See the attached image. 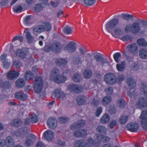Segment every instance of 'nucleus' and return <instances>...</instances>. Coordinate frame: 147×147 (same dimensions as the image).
Instances as JSON below:
<instances>
[{"instance_id": "f257e3e1", "label": "nucleus", "mask_w": 147, "mask_h": 147, "mask_svg": "<svg viewBox=\"0 0 147 147\" xmlns=\"http://www.w3.org/2000/svg\"><path fill=\"white\" fill-rule=\"evenodd\" d=\"M119 23V21L118 19L116 18L113 19L105 25V27L107 31L110 33L113 37L120 38L123 35L124 32L122 28L125 25V23L121 22L117 28L112 30L118 25Z\"/></svg>"}, {"instance_id": "f03ea898", "label": "nucleus", "mask_w": 147, "mask_h": 147, "mask_svg": "<svg viewBox=\"0 0 147 147\" xmlns=\"http://www.w3.org/2000/svg\"><path fill=\"white\" fill-rule=\"evenodd\" d=\"M96 137L97 138V140H96L95 142L90 138L88 139L86 142L83 140H76L74 143V145L75 147H90L93 145L98 146L100 141L106 142L110 140L109 138L105 136H98V134H96Z\"/></svg>"}, {"instance_id": "7ed1b4c3", "label": "nucleus", "mask_w": 147, "mask_h": 147, "mask_svg": "<svg viewBox=\"0 0 147 147\" xmlns=\"http://www.w3.org/2000/svg\"><path fill=\"white\" fill-rule=\"evenodd\" d=\"M62 74L59 75V69L56 68H54L50 73V78L57 84L64 82L67 79L66 76L68 73V70L63 69L62 70Z\"/></svg>"}, {"instance_id": "20e7f679", "label": "nucleus", "mask_w": 147, "mask_h": 147, "mask_svg": "<svg viewBox=\"0 0 147 147\" xmlns=\"http://www.w3.org/2000/svg\"><path fill=\"white\" fill-rule=\"evenodd\" d=\"M146 24L140 26V24L136 22L132 24V33L134 34H142L147 32V22H145Z\"/></svg>"}, {"instance_id": "39448f33", "label": "nucleus", "mask_w": 147, "mask_h": 147, "mask_svg": "<svg viewBox=\"0 0 147 147\" xmlns=\"http://www.w3.org/2000/svg\"><path fill=\"white\" fill-rule=\"evenodd\" d=\"M43 81L42 78L40 77H36L34 83V88L35 92L39 93L43 90Z\"/></svg>"}, {"instance_id": "423d86ee", "label": "nucleus", "mask_w": 147, "mask_h": 147, "mask_svg": "<svg viewBox=\"0 0 147 147\" xmlns=\"http://www.w3.org/2000/svg\"><path fill=\"white\" fill-rule=\"evenodd\" d=\"M61 48V44L58 43L53 44L50 46H46L44 48V50L45 52H49L52 50L56 53L60 51Z\"/></svg>"}, {"instance_id": "0eeeda50", "label": "nucleus", "mask_w": 147, "mask_h": 147, "mask_svg": "<svg viewBox=\"0 0 147 147\" xmlns=\"http://www.w3.org/2000/svg\"><path fill=\"white\" fill-rule=\"evenodd\" d=\"M141 125L143 128L147 130V110L143 111L140 116Z\"/></svg>"}, {"instance_id": "6e6552de", "label": "nucleus", "mask_w": 147, "mask_h": 147, "mask_svg": "<svg viewBox=\"0 0 147 147\" xmlns=\"http://www.w3.org/2000/svg\"><path fill=\"white\" fill-rule=\"evenodd\" d=\"M67 88L68 90L70 92L76 93L81 92L83 90V88L82 86L75 84L69 85L68 86Z\"/></svg>"}, {"instance_id": "1a4fd4ad", "label": "nucleus", "mask_w": 147, "mask_h": 147, "mask_svg": "<svg viewBox=\"0 0 147 147\" xmlns=\"http://www.w3.org/2000/svg\"><path fill=\"white\" fill-rule=\"evenodd\" d=\"M104 80L107 83L110 84H114L116 81L115 76L111 73L107 74L105 76Z\"/></svg>"}, {"instance_id": "9d476101", "label": "nucleus", "mask_w": 147, "mask_h": 147, "mask_svg": "<svg viewBox=\"0 0 147 147\" xmlns=\"http://www.w3.org/2000/svg\"><path fill=\"white\" fill-rule=\"evenodd\" d=\"M53 94L57 99L65 100L66 99L67 94L60 89H55L53 92Z\"/></svg>"}, {"instance_id": "9b49d317", "label": "nucleus", "mask_w": 147, "mask_h": 147, "mask_svg": "<svg viewBox=\"0 0 147 147\" xmlns=\"http://www.w3.org/2000/svg\"><path fill=\"white\" fill-rule=\"evenodd\" d=\"M127 49L129 53L133 55L136 54L138 53V46L136 44L134 43L128 45L127 47Z\"/></svg>"}, {"instance_id": "f8f14e48", "label": "nucleus", "mask_w": 147, "mask_h": 147, "mask_svg": "<svg viewBox=\"0 0 147 147\" xmlns=\"http://www.w3.org/2000/svg\"><path fill=\"white\" fill-rule=\"evenodd\" d=\"M36 136L33 134H30L26 137L24 144L26 146H32L35 142Z\"/></svg>"}, {"instance_id": "ddd939ff", "label": "nucleus", "mask_w": 147, "mask_h": 147, "mask_svg": "<svg viewBox=\"0 0 147 147\" xmlns=\"http://www.w3.org/2000/svg\"><path fill=\"white\" fill-rule=\"evenodd\" d=\"M136 106L138 108L142 109L144 108L147 105L146 99L143 97H141L138 101L136 104Z\"/></svg>"}, {"instance_id": "4468645a", "label": "nucleus", "mask_w": 147, "mask_h": 147, "mask_svg": "<svg viewBox=\"0 0 147 147\" xmlns=\"http://www.w3.org/2000/svg\"><path fill=\"white\" fill-rule=\"evenodd\" d=\"M7 55L5 54H2L0 57V61L2 63L3 67L5 69L7 68L10 63V62L7 59Z\"/></svg>"}, {"instance_id": "2eb2a0df", "label": "nucleus", "mask_w": 147, "mask_h": 147, "mask_svg": "<svg viewBox=\"0 0 147 147\" xmlns=\"http://www.w3.org/2000/svg\"><path fill=\"white\" fill-rule=\"evenodd\" d=\"M27 132L26 128L20 129L16 131L15 135L17 138H22L25 136Z\"/></svg>"}, {"instance_id": "dca6fc26", "label": "nucleus", "mask_w": 147, "mask_h": 147, "mask_svg": "<svg viewBox=\"0 0 147 147\" xmlns=\"http://www.w3.org/2000/svg\"><path fill=\"white\" fill-rule=\"evenodd\" d=\"M38 118L37 116L35 114H33L29 117L25 121V124L26 125L29 124L31 122L32 123H35L37 122Z\"/></svg>"}, {"instance_id": "f3484780", "label": "nucleus", "mask_w": 147, "mask_h": 147, "mask_svg": "<svg viewBox=\"0 0 147 147\" xmlns=\"http://www.w3.org/2000/svg\"><path fill=\"white\" fill-rule=\"evenodd\" d=\"M53 132L51 130H48L45 131L43 134L44 138L48 141H51L54 138Z\"/></svg>"}, {"instance_id": "a211bd4d", "label": "nucleus", "mask_w": 147, "mask_h": 147, "mask_svg": "<svg viewBox=\"0 0 147 147\" xmlns=\"http://www.w3.org/2000/svg\"><path fill=\"white\" fill-rule=\"evenodd\" d=\"M47 123L48 127L50 128L54 129L57 126V121L54 118H49L48 119Z\"/></svg>"}, {"instance_id": "6ab92c4d", "label": "nucleus", "mask_w": 147, "mask_h": 147, "mask_svg": "<svg viewBox=\"0 0 147 147\" xmlns=\"http://www.w3.org/2000/svg\"><path fill=\"white\" fill-rule=\"evenodd\" d=\"M64 50L69 53L74 52L76 50L75 44L72 42H71L64 48Z\"/></svg>"}, {"instance_id": "aec40b11", "label": "nucleus", "mask_w": 147, "mask_h": 147, "mask_svg": "<svg viewBox=\"0 0 147 147\" xmlns=\"http://www.w3.org/2000/svg\"><path fill=\"white\" fill-rule=\"evenodd\" d=\"M85 122L82 120L78 121L77 123H74L72 124L70 126L71 129L74 130L76 129L81 127L84 125Z\"/></svg>"}, {"instance_id": "412c9836", "label": "nucleus", "mask_w": 147, "mask_h": 147, "mask_svg": "<svg viewBox=\"0 0 147 147\" xmlns=\"http://www.w3.org/2000/svg\"><path fill=\"white\" fill-rule=\"evenodd\" d=\"M16 54L17 56L21 59H24L28 56V53L25 51L18 49L16 51Z\"/></svg>"}, {"instance_id": "4be33fe9", "label": "nucleus", "mask_w": 147, "mask_h": 147, "mask_svg": "<svg viewBox=\"0 0 147 147\" xmlns=\"http://www.w3.org/2000/svg\"><path fill=\"white\" fill-rule=\"evenodd\" d=\"M6 75L9 79L12 80L18 77L19 75V73L16 71H10Z\"/></svg>"}, {"instance_id": "5701e85b", "label": "nucleus", "mask_w": 147, "mask_h": 147, "mask_svg": "<svg viewBox=\"0 0 147 147\" xmlns=\"http://www.w3.org/2000/svg\"><path fill=\"white\" fill-rule=\"evenodd\" d=\"M92 56L91 54H88L86 56L83 57L82 59H80V58L77 59L76 63L77 64L80 63L83 61H85L86 62L88 63L91 61Z\"/></svg>"}, {"instance_id": "b1692460", "label": "nucleus", "mask_w": 147, "mask_h": 147, "mask_svg": "<svg viewBox=\"0 0 147 147\" xmlns=\"http://www.w3.org/2000/svg\"><path fill=\"white\" fill-rule=\"evenodd\" d=\"M74 134L77 137H84L87 135V131L85 129H80L79 130L75 131L74 132Z\"/></svg>"}, {"instance_id": "393cba45", "label": "nucleus", "mask_w": 147, "mask_h": 147, "mask_svg": "<svg viewBox=\"0 0 147 147\" xmlns=\"http://www.w3.org/2000/svg\"><path fill=\"white\" fill-rule=\"evenodd\" d=\"M127 127L129 130L132 132H135L138 128V125L136 123H129L127 125Z\"/></svg>"}, {"instance_id": "a878e982", "label": "nucleus", "mask_w": 147, "mask_h": 147, "mask_svg": "<svg viewBox=\"0 0 147 147\" xmlns=\"http://www.w3.org/2000/svg\"><path fill=\"white\" fill-rule=\"evenodd\" d=\"M5 141V145L6 144L7 147H13V146L14 140L11 136H8Z\"/></svg>"}, {"instance_id": "bb28decb", "label": "nucleus", "mask_w": 147, "mask_h": 147, "mask_svg": "<svg viewBox=\"0 0 147 147\" xmlns=\"http://www.w3.org/2000/svg\"><path fill=\"white\" fill-rule=\"evenodd\" d=\"M24 34H25L26 39L28 41L30 42H32L33 40V37L31 35L30 32L27 29H26L24 32Z\"/></svg>"}, {"instance_id": "cd10ccee", "label": "nucleus", "mask_w": 147, "mask_h": 147, "mask_svg": "<svg viewBox=\"0 0 147 147\" xmlns=\"http://www.w3.org/2000/svg\"><path fill=\"white\" fill-rule=\"evenodd\" d=\"M15 96L16 98L23 101L25 100L27 98V96L26 94L20 92H16L15 94Z\"/></svg>"}, {"instance_id": "c85d7f7f", "label": "nucleus", "mask_w": 147, "mask_h": 147, "mask_svg": "<svg viewBox=\"0 0 147 147\" xmlns=\"http://www.w3.org/2000/svg\"><path fill=\"white\" fill-rule=\"evenodd\" d=\"M86 101V98L84 96H79L77 98V103L79 105H84Z\"/></svg>"}, {"instance_id": "c756f323", "label": "nucleus", "mask_w": 147, "mask_h": 147, "mask_svg": "<svg viewBox=\"0 0 147 147\" xmlns=\"http://www.w3.org/2000/svg\"><path fill=\"white\" fill-rule=\"evenodd\" d=\"M111 98L109 96L105 97L102 100L101 104L104 106L110 103L111 101Z\"/></svg>"}, {"instance_id": "7c9ffc66", "label": "nucleus", "mask_w": 147, "mask_h": 147, "mask_svg": "<svg viewBox=\"0 0 147 147\" xmlns=\"http://www.w3.org/2000/svg\"><path fill=\"white\" fill-rule=\"evenodd\" d=\"M139 55L140 57L142 59H147V50L143 49H141L139 51Z\"/></svg>"}, {"instance_id": "2f4dec72", "label": "nucleus", "mask_w": 147, "mask_h": 147, "mask_svg": "<svg viewBox=\"0 0 147 147\" xmlns=\"http://www.w3.org/2000/svg\"><path fill=\"white\" fill-rule=\"evenodd\" d=\"M43 30V26H39L35 27L33 30V33L37 36Z\"/></svg>"}, {"instance_id": "473e14b6", "label": "nucleus", "mask_w": 147, "mask_h": 147, "mask_svg": "<svg viewBox=\"0 0 147 147\" xmlns=\"http://www.w3.org/2000/svg\"><path fill=\"white\" fill-rule=\"evenodd\" d=\"M110 119V117L107 114H104L100 119V122L102 123H108Z\"/></svg>"}, {"instance_id": "72a5a7b5", "label": "nucleus", "mask_w": 147, "mask_h": 147, "mask_svg": "<svg viewBox=\"0 0 147 147\" xmlns=\"http://www.w3.org/2000/svg\"><path fill=\"white\" fill-rule=\"evenodd\" d=\"M22 124L21 120L19 119H15L10 123L11 125L15 127H18Z\"/></svg>"}, {"instance_id": "f704fd0d", "label": "nucleus", "mask_w": 147, "mask_h": 147, "mask_svg": "<svg viewBox=\"0 0 147 147\" xmlns=\"http://www.w3.org/2000/svg\"><path fill=\"white\" fill-rule=\"evenodd\" d=\"M67 63V61L64 59H57L56 61V63L57 65L64 66Z\"/></svg>"}, {"instance_id": "c9c22d12", "label": "nucleus", "mask_w": 147, "mask_h": 147, "mask_svg": "<svg viewBox=\"0 0 147 147\" xmlns=\"http://www.w3.org/2000/svg\"><path fill=\"white\" fill-rule=\"evenodd\" d=\"M48 2V1L47 0H46L45 1H44V3H43V6L40 4H38L36 5L35 7V11L37 12L40 11L42 9L43 7L45 5H45H48V4H47Z\"/></svg>"}, {"instance_id": "e433bc0d", "label": "nucleus", "mask_w": 147, "mask_h": 147, "mask_svg": "<svg viewBox=\"0 0 147 147\" xmlns=\"http://www.w3.org/2000/svg\"><path fill=\"white\" fill-rule=\"evenodd\" d=\"M16 85L18 88H22L25 84L24 81L23 79H18L16 82Z\"/></svg>"}, {"instance_id": "4c0bfd02", "label": "nucleus", "mask_w": 147, "mask_h": 147, "mask_svg": "<svg viewBox=\"0 0 147 147\" xmlns=\"http://www.w3.org/2000/svg\"><path fill=\"white\" fill-rule=\"evenodd\" d=\"M52 28L51 24L49 22H46L44 23V26H43V30L49 31L51 30Z\"/></svg>"}, {"instance_id": "58836bf2", "label": "nucleus", "mask_w": 147, "mask_h": 147, "mask_svg": "<svg viewBox=\"0 0 147 147\" xmlns=\"http://www.w3.org/2000/svg\"><path fill=\"white\" fill-rule=\"evenodd\" d=\"M121 64H117L116 65V68L118 71H123L125 68V62L123 61L121 63Z\"/></svg>"}, {"instance_id": "ea45409f", "label": "nucleus", "mask_w": 147, "mask_h": 147, "mask_svg": "<svg viewBox=\"0 0 147 147\" xmlns=\"http://www.w3.org/2000/svg\"><path fill=\"white\" fill-rule=\"evenodd\" d=\"M137 43L138 45L141 46L146 47L147 46V42L143 38L138 39L137 41Z\"/></svg>"}, {"instance_id": "a19ab883", "label": "nucleus", "mask_w": 147, "mask_h": 147, "mask_svg": "<svg viewBox=\"0 0 147 147\" xmlns=\"http://www.w3.org/2000/svg\"><path fill=\"white\" fill-rule=\"evenodd\" d=\"M127 82L129 85L130 88H133L135 86V83L132 78H129L127 79Z\"/></svg>"}, {"instance_id": "79ce46f5", "label": "nucleus", "mask_w": 147, "mask_h": 147, "mask_svg": "<svg viewBox=\"0 0 147 147\" xmlns=\"http://www.w3.org/2000/svg\"><path fill=\"white\" fill-rule=\"evenodd\" d=\"M33 77V74L30 71H27L25 74V79L28 81L30 80Z\"/></svg>"}, {"instance_id": "37998d69", "label": "nucleus", "mask_w": 147, "mask_h": 147, "mask_svg": "<svg viewBox=\"0 0 147 147\" xmlns=\"http://www.w3.org/2000/svg\"><path fill=\"white\" fill-rule=\"evenodd\" d=\"M128 120V116L126 115L121 116L119 119V122L122 124L125 123Z\"/></svg>"}, {"instance_id": "c03bdc74", "label": "nucleus", "mask_w": 147, "mask_h": 147, "mask_svg": "<svg viewBox=\"0 0 147 147\" xmlns=\"http://www.w3.org/2000/svg\"><path fill=\"white\" fill-rule=\"evenodd\" d=\"M97 130L98 132L102 133L105 134L107 131L106 128L101 125L98 126L97 128Z\"/></svg>"}, {"instance_id": "a18cd8bd", "label": "nucleus", "mask_w": 147, "mask_h": 147, "mask_svg": "<svg viewBox=\"0 0 147 147\" xmlns=\"http://www.w3.org/2000/svg\"><path fill=\"white\" fill-rule=\"evenodd\" d=\"M126 102L123 99H120L118 101L117 104L120 108L124 107L126 105Z\"/></svg>"}, {"instance_id": "49530a36", "label": "nucleus", "mask_w": 147, "mask_h": 147, "mask_svg": "<svg viewBox=\"0 0 147 147\" xmlns=\"http://www.w3.org/2000/svg\"><path fill=\"white\" fill-rule=\"evenodd\" d=\"M92 75V72L90 70H86L84 72V76L86 79L89 78Z\"/></svg>"}, {"instance_id": "de8ad7c7", "label": "nucleus", "mask_w": 147, "mask_h": 147, "mask_svg": "<svg viewBox=\"0 0 147 147\" xmlns=\"http://www.w3.org/2000/svg\"><path fill=\"white\" fill-rule=\"evenodd\" d=\"M63 32L66 34H71L72 32V28L68 26H66L63 29Z\"/></svg>"}, {"instance_id": "09e8293b", "label": "nucleus", "mask_w": 147, "mask_h": 147, "mask_svg": "<svg viewBox=\"0 0 147 147\" xmlns=\"http://www.w3.org/2000/svg\"><path fill=\"white\" fill-rule=\"evenodd\" d=\"M22 9V7L20 5H16L13 7V10L14 12L19 13L21 12Z\"/></svg>"}, {"instance_id": "8fccbe9b", "label": "nucleus", "mask_w": 147, "mask_h": 147, "mask_svg": "<svg viewBox=\"0 0 147 147\" xmlns=\"http://www.w3.org/2000/svg\"><path fill=\"white\" fill-rule=\"evenodd\" d=\"M31 18L29 16H27L24 17V19L23 22L24 24L27 25L31 23Z\"/></svg>"}, {"instance_id": "3c124183", "label": "nucleus", "mask_w": 147, "mask_h": 147, "mask_svg": "<svg viewBox=\"0 0 147 147\" xmlns=\"http://www.w3.org/2000/svg\"><path fill=\"white\" fill-rule=\"evenodd\" d=\"M120 39L124 41H128L131 40L132 39L131 36L128 35L124 36V35L122 36Z\"/></svg>"}, {"instance_id": "603ef678", "label": "nucleus", "mask_w": 147, "mask_h": 147, "mask_svg": "<svg viewBox=\"0 0 147 147\" xmlns=\"http://www.w3.org/2000/svg\"><path fill=\"white\" fill-rule=\"evenodd\" d=\"M121 56V54L119 52L115 53L113 55L114 59L117 63H118L119 62V59Z\"/></svg>"}, {"instance_id": "864d4df0", "label": "nucleus", "mask_w": 147, "mask_h": 147, "mask_svg": "<svg viewBox=\"0 0 147 147\" xmlns=\"http://www.w3.org/2000/svg\"><path fill=\"white\" fill-rule=\"evenodd\" d=\"M125 31L128 33L131 32L132 33V24L131 25L130 24H126L125 27Z\"/></svg>"}, {"instance_id": "5fc2aeb1", "label": "nucleus", "mask_w": 147, "mask_h": 147, "mask_svg": "<svg viewBox=\"0 0 147 147\" xmlns=\"http://www.w3.org/2000/svg\"><path fill=\"white\" fill-rule=\"evenodd\" d=\"M122 18L126 20H128L133 18V16L131 14H123L121 15Z\"/></svg>"}, {"instance_id": "6e6d98bb", "label": "nucleus", "mask_w": 147, "mask_h": 147, "mask_svg": "<svg viewBox=\"0 0 147 147\" xmlns=\"http://www.w3.org/2000/svg\"><path fill=\"white\" fill-rule=\"evenodd\" d=\"M81 78V76L79 74H76L73 75V79L75 82H78L80 80Z\"/></svg>"}, {"instance_id": "4d7b16f0", "label": "nucleus", "mask_w": 147, "mask_h": 147, "mask_svg": "<svg viewBox=\"0 0 147 147\" xmlns=\"http://www.w3.org/2000/svg\"><path fill=\"white\" fill-rule=\"evenodd\" d=\"M85 4L87 6H91L95 2V0H84Z\"/></svg>"}, {"instance_id": "13d9d810", "label": "nucleus", "mask_w": 147, "mask_h": 147, "mask_svg": "<svg viewBox=\"0 0 147 147\" xmlns=\"http://www.w3.org/2000/svg\"><path fill=\"white\" fill-rule=\"evenodd\" d=\"M94 57L97 62H101L103 60L102 57L100 55V54H96L94 55Z\"/></svg>"}, {"instance_id": "bf43d9fd", "label": "nucleus", "mask_w": 147, "mask_h": 147, "mask_svg": "<svg viewBox=\"0 0 147 147\" xmlns=\"http://www.w3.org/2000/svg\"><path fill=\"white\" fill-rule=\"evenodd\" d=\"M13 65L17 68H19L22 66V64L19 60L13 61Z\"/></svg>"}, {"instance_id": "052dcab7", "label": "nucleus", "mask_w": 147, "mask_h": 147, "mask_svg": "<svg viewBox=\"0 0 147 147\" xmlns=\"http://www.w3.org/2000/svg\"><path fill=\"white\" fill-rule=\"evenodd\" d=\"M105 91L107 94H111L113 92V89L111 87H109L105 89Z\"/></svg>"}, {"instance_id": "680f3d73", "label": "nucleus", "mask_w": 147, "mask_h": 147, "mask_svg": "<svg viewBox=\"0 0 147 147\" xmlns=\"http://www.w3.org/2000/svg\"><path fill=\"white\" fill-rule=\"evenodd\" d=\"M102 108L101 107H99L97 108L96 112V117L99 116L102 111Z\"/></svg>"}, {"instance_id": "e2e57ef3", "label": "nucleus", "mask_w": 147, "mask_h": 147, "mask_svg": "<svg viewBox=\"0 0 147 147\" xmlns=\"http://www.w3.org/2000/svg\"><path fill=\"white\" fill-rule=\"evenodd\" d=\"M102 62L101 63V65L102 66H106L109 65V63L108 60L105 59L104 60H102Z\"/></svg>"}, {"instance_id": "0e129e2a", "label": "nucleus", "mask_w": 147, "mask_h": 147, "mask_svg": "<svg viewBox=\"0 0 147 147\" xmlns=\"http://www.w3.org/2000/svg\"><path fill=\"white\" fill-rule=\"evenodd\" d=\"M59 120L60 123L62 124L66 123L68 120L67 118L63 117H59Z\"/></svg>"}, {"instance_id": "69168bd1", "label": "nucleus", "mask_w": 147, "mask_h": 147, "mask_svg": "<svg viewBox=\"0 0 147 147\" xmlns=\"http://www.w3.org/2000/svg\"><path fill=\"white\" fill-rule=\"evenodd\" d=\"M141 91L143 93L144 95L145 96H147V86H145L143 87V88L142 89Z\"/></svg>"}, {"instance_id": "338daca9", "label": "nucleus", "mask_w": 147, "mask_h": 147, "mask_svg": "<svg viewBox=\"0 0 147 147\" xmlns=\"http://www.w3.org/2000/svg\"><path fill=\"white\" fill-rule=\"evenodd\" d=\"M116 123V121L115 120H113L111 121L109 124V126L110 128L112 129L113 128L115 125Z\"/></svg>"}, {"instance_id": "774afa93", "label": "nucleus", "mask_w": 147, "mask_h": 147, "mask_svg": "<svg viewBox=\"0 0 147 147\" xmlns=\"http://www.w3.org/2000/svg\"><path fill=\"white\" fill-rule=\"evenodd\" d=\"M45 145L40 141L38 142L36 146V147H45Z\"/></svg>"}]
</instances>
